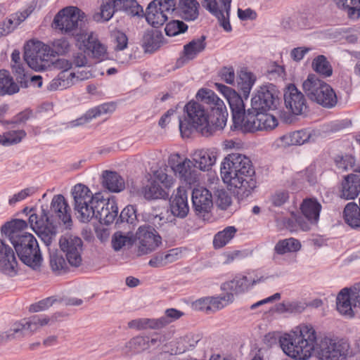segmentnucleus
Segmentation results:
<instances>
[{
  "label": "nucleus",
  "instance_id": "nucleus-6",
  "mask_svg": "<svg viewBox=\"0 0 360 360\" xmlns=\"http://www.w3.org/2000/svg\"><path fill=\"white\" fill-rule=\"evenodd\" d=\"M27 226L25 220L13 219L1 226V233L10 240L20 261L36 270L41 266L43 259L35 237L23 231Z\"/></svg>",
  "mask_w": 360,
  "mask_h": 360
},
{
  "label": "nucleus",
  "instance_id": "nucleus-63",
  "mask_svg": "<svg viewBox=\"0 0 360 360\" xmlns=\"http://www.w3.org/2000/svg\"><path fill=\"white\" fill-rule=\"evenodd\" d=\"M221 80L227 84H233L235 81V72L232 67H224L219 73Z\"/></svg>",
  "mask_w": 360,
  "mask_h": 360
},
{
  "label": "nucleus",
  "instance_id": "nucleus-40",
  "mask_svg": "<svg viewBox=\"0 0 360 360\" xmlns=\"http://www.w3.org/2000/svg\"><path fill=\"white\" fill-rule=\"evenodd\" d=\"M343 217L345 222L352 228L360 227V206L354 202L347 203L343 211Z\"/></svg>",
  "mask_w": 360,
  "mask_h": 360
},
{
  "label": "nucleus",
  "instance_id": "nucleus-10",
  "mask_svg": "<svg viewBox=\"0 0 360 360\" xmlns=\"http://www.w3.org/2000/svg\"><path fill=\"white\" fill-rule=\"evenodd\" d=\"M313 354L321 360H345L350 354L347 341L334 339L328 336L316 339L313 343Z\"/></svg>",
  "mask_w": 360,
  "mask_h": 360
},
{
  "label": "nucleus",
  "instance_id": "nucleus-54",
  "mask_svg": "<svg viewBox=\"0 0 360 360\" xmlns=\"http://www.w3.org/2000/svg\"><path fill=\"white\" fill-rule=\"evenodd\" d=\"M128 347L135 353H139L149 348V338L137 336L128 342Z\"/></svg>",
  "mask_w": 360,
  "mask_h": 360
},
{
  "label": "nucleus",
  "instance_id": "nucleus-31",
  "mask_svg": "<svg viewBox=\"0 0 360 360\" xmlns=\"http://www.w3.org/2000/svg\"><path fill=\"white\" fill-rule=\"evenodd\" d=\"M103 186L113 193H119L125 188L124 179L116 172L105 170L103 172Z\"/></svg>",
  "mask_w": 360,
  "mask_h": 360
},
{
  "label": "nucleus",
  "instance_id": "nucleus-20",
  "mask_svg": "<svg viewBox=\"0 0 360 360\" xmlns=\"http://www.w3.org/2000/svg\"><path fill=\"white\" fill-rule=\"evenodd\" d=\"M171 167L175 176L183 183L192 185L198 181V172L190 159L184 158Z\"/></svg>",
  "mask_w": 360,
  "mask_h": 360
},
{
  "label": "nucleus",
  "instance_id": "nucleus-8",
  "mask_svg": "<svg viewBox=\"0 0 360 360\" xmlns=\"http://www.w3.org/2000/svg\"><path fill=\"white\" fill-rule=\"evenodd\" d=\"M302 87L309 99L321 107L331 109L337 105L338 100L335 90L315 75H309Z\"/></svg>",
  "mask_w": 360,
  "mask_h": 360
},
{
  "label": "nucleus",
  "instance_id": "nucleus-5",
  "mask_svg": "<svg viewBox=\"0 0 360 360\" xmlns=\"http://www.w3.org/2000/svg\"><path fill=\"white\" fill-rule=\"evenodd\" d=\"M220 172L224 182L235 188L233 192L239 200L248 197L257 187L255 168L245 155H228L221 162Z\"/></svg>",
  "mask_w": 360,
  "mask_h": 360
},
{
  "label": "nucleus",
  "instance_id": "nucleus-3",
  "mask_svg": "<svg viewBox=\"0 0 360 360\" xmlns=\"http://www.w3.org/2000/svg\"><path fill=\"white\" fill-rule=\"evenodd\" d=\"M74 209L82 222L87 223L92 219L101 224L109 225L118 214V207L114 199L103 198L99 193L93 195L84 184H78L72 189Z\"/></svg>",
  "mask_w": 360,
  "mask_h": 360
},
{
  "label": "nucleus",
  "instance_id": "nucleus-64",
  "mask_svg": "<svg viewBox=\"0 0 360 360\" xmlns=\"http://www.w3.org/2000/svg\"><path fill=\"white\" fill-rule=\"evenodd\" d=\"M53 300L51 297H47L42 300H40L37 303L33 304L30 307V311L32 312H38L47 309L49 307L52 306Z\"/></svg>",
  "mask_w": 360,
  "mask_h": 360
},
{
  "label": "nucleus",
  "instance_id": "nucleus-29",
  "mask_svg": "<svg viewBox=\"0 0 360 360\" xmlns=\"http://www.w3.org/2000/svg\"><path fill=\"white\" fill-rule=\"evenodd\" d=\"M84 42L86 51L93 58L100 61L107 58L106 46L98 39L93 32L88 35L87 38L84 40Z\"/></svg>",
  "mask_w": 360,
  "mask_h": 360
},
{
  "label": "nucleus",
  "instance_id": "nucleus-7",
  "mask_svg": "<svg viewBox=\"0 0 360 360\" xmlns=\"http://www.w3.org/2000/svg\"><path fill=\"white\" fill-rule=\"evenodd\" d=\"M316 330L311 325H300L296 331L279 339L283 352L296 360H307L313 354Z\"/></svg>",
  "mask_w": 360,
  "mask_h": 360
},
{
  "label": "nucleus",
  "instance_id": "nucleus-9",
  "mask_svg": "<svg viewBox=\"0 0 360 360\" xmlns=\"http://www.w3.org/2000/svg\"><path fill=\"white\" fill-rule=\"evenodd\" d=\"M85 18L84 13L79 8L74 6L65 7L55 15L51 27L63 34L82 35L84 31Z\"/></svg>",
  "mask_w": 360,
  "mask_h": 360
},
{
  "label": "nucleus",
  "instance_id": "nucleus-23",
  "mask_svg": "<svg viewBox=\"0 0 360 360\" xmlns=\"http://www.w3.org/2000/svg\"><path fill=\"white\" fill-rule=\"evenodd\" d=\"M256 279L252 276H237L234 278L221 284V290L227 293H231L233 296L245 292L250 287L260 282L261 279Z\"/></svg>",
  "mask_w": 360,
  "mask_h": 360
},
{
  "label": "nucleus",
  "instance_id": "nucleus-49",
  "mask_svg": "<svg viewBox=\"0 0 360 360\" xmlns=\"http://www.w3.org/2000/svg\"><path fill=\"white\" fill-rule=\"evenodd\" d=\"M136 220V209L134 205H127L121 212L119 217H116L115 225L120 226V224L127 223L132 224Z\"/></svg>",
  "mask_w": 360,
  "mask_h": 360
},
{
  "label": "nucleus",
  "instance_id": "nucleus-60",
  "mask_svg": "<svg viewBox=\"0 0 360 360\" xmlns=\"http://www.w3.org/2000/svg\"><path fill=\"white\" fill-rule=\"evenodd\" d=\"M19 25L16 23L15 19H13V15L8 19L0 22V37L6 36L15 30Z\"/></svg>",
  "mask_w": 360,
  "mask_h": 360
},
{
  "label": "nucleus",
  "instance_id": "nucleus-47",
  "mask_svg": "<svg viewBox=\"0 0 360 360\" xmlns=\"http://www.w3.org/2000/svg\"><path fill=\"white\" fill-rule=\"evenodd\" d=\"M312 68L315 72L324 77H330L333 74L332 67L323 55H319L313 60Z\"/></svg>",
  "mask_w": 360,
  "mask_h": 360
},
{
  "label": "nucleus",
  "instance_id": "nucleus-38",
  "mask_svg": "<svg viewBox=\"0 0 360 360\" xmlns=\"http://www.w3.org/2000/svg\"><path fill=\"white\" fill-rule=\"evenodd\" d=\"M20 90L8 71L0 70V96L13 95Z\"/></svg>",
  "mask_w": 360,
  "mask_h": 360
},
{
  "label": "nucleus",
  "instance_id": "nucleus-46",
  "mask_svg": "<svg viewBox=\"0 0 360 360\" xmlns=\"http://www.w3.org/2000/svg\"><path fill=\"white\" fill-rule=\"evenodd\" d=\"M338 7L345 11L349 18L356 19L360 15V0H335Z\"/></svg>",
  "mask_w": 360,
  "mask_h": 360
},
{
  "label": "nucleus",
  "instance_id": "nucleus-57",
  "mask_svg": "<svg viewBox=\"0 0 360 360\" xmlns=\"http://www.w3.org/2000/svg\"><path fill=\"white\" fill-rule=\"evenodd\" d=\"M355 159L352 155L338 156L335 159L336 166L342 170H347L353 168Z\"/></svg>",
  "mask_w": 360,
  "mask_h": 360
},
{
  "label": "nucleus",
  "instance_id": "nucleus-45",
  "mask_svg": "<svg viewBox=\"0 0 360 360\" xmlns=\"http://www.w3.org/2000/svg\"><path fill=\"white\" fill-rule=\"evenodd\" d=\"M237 229L235 226H229L221 231L217 233L213 239V245L215 249L224 247L235 236Z\"/></svg>",
  "mask_w": 360,
  "mask_h": 360
},
{
  "label": "nucleus",
  "instance_id": "nucleus-62",
  "mask_svg": "<svg viewBox=\"0 0 360 360\" xmlns=\"http://www.w3.org/2000/svg\"><path fill=\"white\" fill-rule=\"evenodd\" d=\"M35 7L36 4L32 1L23 11L13 15V19H15L16 20V23L20 25L22 22H23L34 11Z\"/></svg>",
  "mask_w": 360,
  "mask_h": 360
},
{
  "label": "nucleus",
  "instance_id": "nucleus-32",
  "mask_svg": "<svg viewBox=\"0 0 360 360\" xmlns=\"http://www.w3.org/2000/svg\"><path fill=\"white\" fill-rule=\"evenodd\" d=\"M193 162L196 169L208 171L216 162V156L209 150H198L192 155Z\"/></svg>",
  "mask_w": 360,
  "mask_h": 360
},
{
  "label": "nucleus",
  "instance_id": "nucleus-2",
  "mask_svg": "<svg viewBox=\"0 0 360 360\" xmlns=\"http://www.w3.org/2000/svg\"><path fill=\"white\" fill-rule=\"evenodd\" d=\"M215 87L228 101L233 119L231 127L232 131H240L243 133L256 131H269L278 126L277 118L268 111L245 110L242 96L234 89L223 84L215 83Z\"/></svg>",
  "mask_w": 360,
  "mask_h": 360
},
{
  "label": "nucleus",
  "instance_id": "nucleus-12",
  "mask_svg": "<svg viewBox=\"0 0 360 360\" xmlns=\"http://www.w3.org/2000/svg\"><path fill=\"white\" fill-rule=\"evenodd\" d=\"M176 8V0H153L148 5L143 17L146 22L153 27L162 26L168 20V14Z\"/></svg>",
  "mask_w": 360,
  "mask_h": 360
},
{
  "label": "nucleus",
  "instance_id": "nucleus-27",
  "mask_svg": "<svg viewBox=\"0 0 360 360\" xmlns=\"http://www.w3.org/2000/svg\"><path fill=\"white\" fill-rule=\"evenodd\" d=\"M234 297L231 293H227L223 296L207 297L198 300L201 309L208 311H217L233 302Z\"/></svg>",
  "mask_w": 360,
  "mask_h": 360
},
{
  "label": "nucleus",
  "instance_id": "nucleus-21",
  "mask_svg": "<svg viewBox=\"0 0 360 360\" xmlns=\"http://www.w3.org/2000/svg\"><path fill=\"white\" fill-rule=\"evenodd\" d=\"M193 206L197 215L205 216L212 207V196L209 190L203 187L193 188L192 191Z\"/></svg>",
  "mask_w": 360,
  "mask_h": 360
},
{
  "label": "nucleus",
  "instance_id": "nucleus-33",
  "mask_svg": "<svg viewBox=\"0 0 360 360\" xmlns=\"http://www.w3.org/2000/svg\"><path fill=\"white\" fill-rule=\"evenodd\" d=\"M300 209L303 215L311 224L317 223L321 210V205L316 199L304 200Z\"/></svg>",
  "mask_w": 360,
  "mask_h": 360
},
{
  "label": "nucleus",
  "instance_id": "nucleus-51",
  "mask_svg": "<svg viewBox=\"0 0 360 360\" xmlns=\"http://www.w3.org/2000/svg\"><path fill=\"white\" fill-rule=\"evenodd\" d=\"M188 30V25L181 20H173L166 24L165 31L169 37L177 36L186 32Z\"/></svg>",
  "mask_w": 360,
  "mask_h": 360
},
{
  "label": "nucleus",
  "instance_id": "nucleus-41",
  "mask_svg": "<svg viewBox=\"0 0 360 360\" xmlns=\"http://www.w3.org/2000/svg\"><path fill=\"white\" fill-rule=\"evenodd\" d=\"M199 3L197 0H180L181 15L185 20H195L199 15Z\"/></svg>",
  "mask_w": 360,
  "mask_h": 360
},
{
  "label": "nucleus",
  "instance_id": "nucleus-16",
  "mask_svg": "<svg viewBox=\"0 0 360 360\" xmlns=\"http://www.w3.org/2000/svg\"><path fill=\"white\" fill-rule=\"evenodd\" d=\"M202 6L217 18L219 25L229 32L232 30L230 24L231 0H200Z\"/></svg>",
  "mask_w": 360,
  "mask_h": 360
},
{
  "label": "nucleus",
  "instance_id": "nucleus-35",
  "mask_svg": "<svg viewBox=\"0 0 360 360\" xmlns=\"http://www.w3.org/2000/svg\"><path fill=\"white\" fill-rule=\"evenodd\" d=\"M141 195L146 200L167 199L169 198V192L158 184L157 181H152L141 191Z\"/></svg>",
  "mask_w": 360,
  "mask_h": 360
},
{
  "label": "nucleus",
  "instance_id": "nucleus-34",
  "mask_svg": "<svg viewBox=\"0 0 360 360\" xmlns=\"http://www.w3.org/2000/svg\"><path fill=\"white\" fill-rule=\"evenodd\" d=\"M50 319L45 315H34L30 317L22 323H15V326L20 328V337L22 335L23 331L30 330L34 332L40 327L49 323Z\"/></svg>",
  "mask_w": 360,
  "mask_h": 360
},
{
  "label": "nucleus",
  "instance_id": "nucleus-36",
  "mask_svg": "<svg viewBox=\"0 0 360 360\" xmlns=\"http://www.w3.org/2000/svg\"><path fill=\"white\" fill-rule=\"evenodd\" d=\"M300 248L301 243L297 239L289 238L279 240L274 246L273 258L275 259L276 255H283L286 253L295 252L299 251Z\"/></svg>",
  "mask_w": 360,
  "mask_h": 360
},
{
  "label": "nucleus",
  "instance_id": "nucleus-39",
  "mask_svg": "<svg viewBox=\"0 0 360 360\" xmlns=\"http://www.w3.org/2000/svg\"><path fill=\"white\" fill-rule=\"evenodd\" d=\"M256 82L255 75L248 71H240L237 79V86L245 99H248L252 86Z\"/></svg>",
  "mask_w": 360,
  "mask_h": 360
},
{
  "label": "nucleus",
  "instance_id": "nucleus-37",
  "mask_svg": "<svg viewBox=\"0 0 360 360\" xmlns=\"http://www.w3.org/2000/svg\"><path fill=\"white\" fill-rule=\"evenodd\" d=\"M180 253L178 248L171 249L167 252L159 253L150 259L148 264L152 267L165 266L179 259Z\"/></svg>",
  "mask_w": 360,
  "mask_h": 360
},
{
  "label": "nucleus",
  "instance_id": "nucleus-30",
  "mask_svg": "<svg viewBox=\"0 0 360 360\" xmlns=\"http://www.w3.org/2000/svg\"><path fill=\"white\" fill-rule=\"evenodd\" d=\"M164 43V37L160 31L148 30L142 39V46L146 52L153 53Z\"/></svg>",
  "mask_w": 360,
  "mask_h": 360
},
{
  "label": "nucleus",
  "instance_id": "nucleus-17",
  "mask_svg": "<svg viewBox=\"0 0 360 360\" xmlns=\"http://www.w3.org/2000/svg\"><path fill=\"white\" fill-rule=\"evenodd\" d=\"M136 237L139 240V255H147L154 251L162 243V238L157 231L149 225L141 226Z\"/></svg>",
  "mask_w": 360,
  "mask_h": 360
},
{
  "label": "nucleus",
  "instance_id": "nucleus-61",
  "mask_svg": "<svg viewBox=\"0 0 360 360\" xmlns=\"http://www.w3.org/2000/svg\"><path fill=\"white\" fill-rule=\"evenodd\" d=\"M35 191L36 189L34 187H29L22 189L18 193L14 194L13 197L9 199L8 203L11 205H14L16 202L25 199L27 197L33 195L35 193Z\"/></svg>",
  "mask_w": 360,
  "mask_h": 360
},
{
  "label": "nucleus",
  "instance_id": "nucleus-18",
  "mask_svg": "<svg viewBox=\"0 0 360 360\" xmlns=\"http://www.w3.org/2000/svg\"><path fill=\"white\" fill-rule=\"evenodd\" d=\"M59 245L61 250L66 254L69 264L72 266H79L82 263L81 252L83 243L79 237L65 234L60 238Z\"/></svg>",
  "mask_w": 360,
  "mask_h": 360
},
{
  "label": "nucleus",
  "instance_id": "nucleus-4",
  "mask_svg": "<svg viewBox=\"0 0 360 360\" xmlns=\"http://www.w3.org/2000/svg\"><path fill=\"white\" fill-rule=\"evenodd\" d=\"M68 203L61 194L53 196L49 210L41 207L40 217L33 208L25 207L22 210L23 213L30 215V226L46 246L51 245L56 236L58 224L70 226L72 219Z\"/></svg>",
  "mask_w": 360,
  "mask_h": 360
},
{
  "label": "nucleus",
  "instance_id": "nucleus-59",
  "mask_svg": "<svg viewBox=\"0 0 360 360\" xmlns=\"http://www.w3.org/2000/svg\"><path fill=\"white\" fill-rule=\"evenodd\" d=\"M289 198L288 191H279L275 192L270 198V202L275 207H281L285 204Z\"/></svg>",
  "mask_w": 360,
  "mask_h": 360
},
{
  "label": "nucleus",
  "instance_id": "nucleus-13",
  "mask_svg": "<svg viewBox=\"0 0 360 360\" xmlns=\"http://www.w3.org/2000/svg\"><path fill=\"white\" fill-rule=\"evenodd\" d=\"M51 47L42 43L25 47L24 59L29 67L36 71L44 70L53 63Z\"/></svg>",
  "mask_w": 360,
  "mask_h": 360
},
{
  "label": "nucleus",
  "instance_id": "nucleus-22",
  "mask_svg": "<svg viewBox=\"0 0 360 360\" xmlns=\"http://www.w3.org/2000/svg\"><path fill=\"white\" fill-rule=\"evenodd\" d=\"M206 37H201L192 39L190 42L184 46L183 51L176 60L177 67H181L189 61L195 59L199 53L206 48Z\"/></svg>",
  "mask_w": 360,
  "mask_h": 360
},
{
  "label": "nucleus",
  "instance_id": "nucleus-1",
  "mask_svg": "<svg viewBox=\"0 0 360 360\" xmlns=\"http://www.w3.org/2000/svg\"><path fill=\"white\" fill-rule=\"evenodd\" d=\"M196 98L198 101H191L185 105L186 117L179 119L183 137H189L193 130L208 137L226 126L228 117L226 105L213 91L200 89Z\"/></svg>",
  "mask_w": 360,
  "mask_h": 360
},
{
  "label": "nucleus",
  "instance_id": "nucleus-25",
  "mask_svg": "<svg viewBox=\"0 0 360 360\" xmlns=\"http://www.w3.org/2000/svg\"><path fill=\"white\" fill-rule=\"evenodd\" d=\"M360 193V174H351L344 177L340 196L345 200H354Z\"/></svg>",
  "mask_w": 360,
  "mask_h": 360
},
{
  "label": "nucleus",
  "instance_id": "nucleus-42",
  "mask_svg": "<svg viewBox=\"0 0 360 360\" xmlns=\"http://www.w3.org/2000/svg\"><path fill=\"white\" fill-rule=\"evenodd\" d=\"M74 72L61 71L58 76L54 78L47 86L49 91L63 90L67 89L72 84V79L75 77Z\"/></svg>",
  "mask_w": 360,
  "mask_h": 360
},
{
  "label": "nucleus",
  "instance_id": "nucleus-44",
  "mask_svg": "<svg viewBox=\"0 0 360 360\" xmlns=\"http://www.w3.org/2000/svg\"><path fill=\"white\" fill-rule=\"evenodd\" d=\"M116 4L119 11H122L131 17H143V7L136 0H117Z\"/></svg>",
  "mask_w": 360,
  "mask_h": 360
},
{
  "label": "nucleus",
  "instance_id": "nucleus-26",
  "mask_svg": "<svg viewBox=\"0 0 360 360\" xmlns=\"http://www.w3.org/2000/svg\"><path fill=\"white\" fill-rule=\"evenodd\" d=\"M172 214L179 218H185L189 212L186 191L179 187L174 197L170 200Z\"/></svg>",
  "mask_w": 360,
  "mask_h": 360
},
{
  "label": "nucleus",
  "instance_id": "nucleus-58",
  "mask_svg": "<svg viewBox=\"0 0 360 360\" xmlns=\"http://www.w3.org/2000/svg\"><path fill=\"white\" fill-rule=\"evenodd\" d=\"M155 179L153 181H157L158 184H161L163 188L168 191L174 184L173 178L163 171H157L155 173Z\"/></svg>",
  "mask_w": 360,
  "mask_h": 360
},
{
  "label": "nucleus",
  "instance_id": "nucleus-55",
  "mask_svg": "<svg viewBox=\"0 0 360 360\" xmlns=\"http://www.w3.org/2000/svg\"><path fill=\"white\" fill-rule=\"evenodd\" d=\"M50 266L54 273L60 274L65 269L67 264L63 255L55 252L50 255Z\"/></svg>",
  "mask_w": 360,
  "mask_h": 360
},
{
  "label": "nucleus",
  "instance_id": "nucleus-14",
  "mask_svg": "<svg viewBox=\"0 0 360 360\" xmlns=\"http://www.w3.org/2000/svg\"><path fill=\"white\" fill-rule=\"evenodd\" d=\"M284 104L289 112L294 115L306 116L309 108L305 96L294 84H288L283 92Z\"/></svg>",
  "mask_w": 360,
  "mask_h": 360
},
{
  "label": "nucleus",
  "instance_id": "nucleus-50",
  "mask_svg": "<svg viewBox=\"0 0 360 360\" xmlns=\"http://www.w3.org/2000/svg\"><path fill=\"white\" fill-rule=\"evenodd\" d=\"M26 136L24 130L11 131L4 135H0V143L5 146L20 143Z\"/></svg>",
  "mask_w": 360,
  "mask_h": 360
},
{
  "label": "nucleus",
  "instance_id": "nucleus-43",
  "mask_svg": "<svg viewBox=\"0 0 360 360\" xmlns=\"http://www.w3.org/2000/svg\"><path fill=\"white\" fill-rule=\"evenodd\" d=\"M135 241V237L131 231L123 233L116 231L112 237V246L115 251L120 250L124 247H131Z\"/></svg>",
  "mask_w": 360,
  "mask_h": 360
},
{
  "label": "nucleus",
  "instance_id": "nucleus-11",
  "mask_svg": "<svg viewBox=\"0 0 360 360\" xmlns=\"http://www.w3.org/2000/svg\"><path fill=\"white\" fill-rule=\"evenodd\" d=\"M281 92L271 83L260 86L251 99V108L254 110L269 111L275 110L281 103Z\"/></svg>",
  "mask_w": 360,
  "mask_h": 360
},
{
  "label": "nucleus",
  "instance_id": "nucleus-28",
  "mask_svg": "<svg viewBox=\"0 0 360 360\" xmlns=\"http://www.w3.org/2000/svg\"><path fill=\"white\" fill-rule=\"evenodd\" d=\"M115 110L113 104L104 103L96 108L88 110L80 117L72 120L68 123L70 127H76L89 122L93 118H96L101 115L111 112Z\"/></svg>",
  "mask_w": 360,
  "mask_h": 360
},
{
  "label": "nucleus",
  "instance_id": "nucleus-15",
  "mask_svg": "<svg viewBox=\"0 0 360 360\" xmlns=\"http://www.w3.org/2000/svg\"><path fill=\"white\" fill-rule=\"evenodd\" d=\"M352 305L360 308V283L350 288L342 289L337 295L336 307L341 314L353 317Z\"/></svg>",
  "mask_w": 360,
  "mask_h": 360
},
{
  "label": "nucleus",
  "instance_id": "nucleus-19",
  "mask_svg": "<svg viewBox=\"0 0 360 360\" xmlns=\"http://www.w3.org/2000/svg\"><path fill=\"white\" fill-rule=\"evenodd\" d=\"M18 262L14 248L0 239V273L10 277L18 275Z\"/></svg>",
  "mask_w": 360,
  "mask_h": 360
},
{
  "label": "nucleus",
  "instance_id": "nucleus-56",
  "mask_svg": "<svg viewBox=\"0 0 360 360\" xmlns=\"http://www.w3.org/2000/svg\"><path fill=\"white\" fill-rule=\"evenodd\" d=\"M184 315V313L181 311H179L178 309L170 308L167 309L165 311V316L159 318L158 319H164V322L162 323V325L159 326L158 328H162L165 327V326L168 325L169 323H172V321H174L179 319H180Z\"/></svg>",
  "mask_w": 360,
  "mask_h": 360
},
{
  "label": "nucleus",
  "instance_id": "nucleus-24",
  "mask_svg": "<svg viewBox=\"0 0 360 360\" xmlns=\"http://www.w3.org/2000/svg\"><path fill=\"white\" fill-rule=\"evenodd\" d=\"M311 136V133L309 129H301L285 134L276 140V143L282 148L302 145L309 141Z\"/></svg>",
  "mask_w": 360,
  "mask_h": 360
},
{
  "label": "nucleus",
  "instance_id": "nucleus-48",
  "mask_svg": "<svg viewBox=\"0 0 360 360\" xmlns=\"http://www.w3.org/2000/svg\"><path fill=\"white\" fill-rule=\"evenodd\" d=\"M164 319H134L128 323V326L130 328H135L137 330H142L146 328L159 329V326L162 325Z\"/></svg>",
  "mask_w": 360,
  "mask_h": 360
},
{
  "label": "nucleus",
  "instance_id": "nucleus-52",
  "mask_svg": "<svg viewBox=\"0 0 360 360\" xmlns=\"http://www.w3.org/2000/svg\"><path fill=\"white\" fill-rule=\"evenodd\" d=\"M50 47L51 53H53V56L55 57L56 55H65L68 53L70 50L71 46L66 38L61 37L53 40L51 42Z\"/></svg>",
  "mask_w": 360,
  "mask_h": 360
},
{
  "label": "nucleus",
  "instance_id": "nucleus-53",
  "mask_svg": "<svg viewBox=\"0 0 360 360\" xmlns=\"http://www.w3.org/2000/svg\"><path fill=\"white\" fill-rule=\"evenodd\" d=\"M117 0H108L103 1L101 5V17L104 21H108L112 18L114 13L118 11V7L117 6Z\"/></svg>",
  "mask_w": 360,
  "mask_h": 360
}]
</instances>
